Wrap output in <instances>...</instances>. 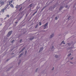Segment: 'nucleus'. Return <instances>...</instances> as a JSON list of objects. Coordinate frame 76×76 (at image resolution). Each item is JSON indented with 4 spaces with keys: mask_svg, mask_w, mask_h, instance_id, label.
Returning a JSON list of instances; mask_svg holds the SVG:
<instances>
[{
    "mask_svg": "<svg viewBox=\"0 0 76 76\" xmlns=\"http://www.w3.org/2000/svg\"><path fill=\"white\" fill-rule=\"evenodd\" d=\"M2 25V24H0V26H1V25Z\"/></svg>",
    "mask_w": 76,
    "mask_h": 76,
    "instance_id": "obj_35",
    "label": "nucleus"
},
{
    "mask_svg": "<svg viewBox=\"0 0 76 76\" xmlns=\"http://www.w3.org/2000/svg\"><path fill=\"white\" fill-rule=\"evenodd\" d=\"M37 13V11H36L35 12H34L33 14V16H34L35 15V13Z\"/></svg>",
    "mask_w": 76,
    "mask_h": 76,
    "instance_id": "obj_12",
    "label": "nucleus"
},
{
    "mask_svg": "<svg viewBox=\"0 0 76 76\" xmlns=\"http://www.w3.org/2000/svg\"><path fill=\"white\" fill-rule=\"evenodd\" d=\"M47 25H48V23H46L45 25L43 26H43L44 27H46Z\"/></svg>",
    "mask_w": 76,
    "mask_h": 76,
    "instance_id": "obj_5",
    "label": "nucleus"
},
{
    "mask_svg": "<svg viewBox=\"0 0 76 76\" xmlns=\"http://www.w3.org/2000/svg\"><path fill=\"white\" fill-rule=\"evenodd\" d=\"M50 9H51V7H50Z\"/></svg>",
    "mask_w": 76,
    "mask_h": 76,
    "instance_id": "obj_44",
    "label": "nucleus"
},
{
    "mask_svg": "<svg viewBox=\"0 0 76 76\" xmlns=\"http://www.w3.org/2000/svg\"><path fill=\"white\" fill-rule=\"evenodd\" d=\"M57 19H58V18H57V17H55V20H57Z\"/></svg>",
    "mask_w": 76,
    "mask_h": 76,
    "instance_id": "obj_23",
    "label": "nucleus"
},
{
    "mask_svg": "<svg viewBox=\"0 0 76 76\" xmlns=\"http://www.w3.org/2000/svg\"><path fill=\"white\" fill-rule=\"evenodd\" d=\"M18 23V22H15V24H17V23Z\"/></svg>",
    "mask_w": 76,
    "mask_h": 76,
    "instance_id": "obj_28",
    "label": "nucleus"
},
{
    "mask_svg": "<svg viewBox=\"0 0 76 76\" xmlns=\"http://www.w3.org/2000/svg\"><path fill=\"white\" fill-rule=\"evenodd\" d=\"M13 0H14V1H15L16 0H13L12 1H13Z\"/></svg>",
    "mask_w": 76,
    "mask_h": 76,
    "instance_id": "obj_42",
    "label": "nucleus"
},
{
    "mask_svg": "<svg viewBox=\"0 0 76 76\" xmlns=\"http://www.w3.org/2000/svg\"><path fill=\"white\" fill-rule=\"evenodd\" d=\"M9 59H7V61H9Z\"/></svg>",
    "mask_w": 76,
    "mask_h": 76,
    "instance_id": "obj_37",
    "label": "nucleus"
},
{
    "mask_svg": "<svg viewBox=\"0 0 76 76\" xmlns=\"http://www.w3.org/2000/svg\"><path fill=\"white\" fill-rule=\"evenodd\" d=\"M4 1H3L1 0L0 1V7L2 6L3 5H4Z\"/></svg>",
    "mask_w": 76,
    "mask_h": 76,
    "instance_id": "obj_2",
    "label": "nucleus"
},
{
    "mask_svg": "<svg viewBox=\"0 0 76 76\" xmlns=\"http://www.w3.org/2000/svg\"><path fill=\"white\" fill-rule=\"evenodd\" d=\"M8 9H10V7H8L7 8Z\"/></svg>",
    "mask_w": 76,
    "mask_h": 76,
    "instance_id": "obj_34",
    "label": "nucleus"
},
{
    "mask_svg": "<svg viewBox=\"0 0 76 76\" xmlns=\"http://www.w3.org/2000/svg\"><path fill=\"white\" fill-rule=\"evenodd\" d=\"M50 37V38H51L52 37H54V34H53L52 35H51Z\"/></svg>",
    "mask_w": 76,
    "mask_h": 76,
    "instance_id": "obj_7",
    "label": "nucleus"
},
{
    "mask_svg": "<svg viewBox=\"0 0 76 76\" xmlns=\"http://www.w3.org/2000/svg\"><path fill=\"white\" fill-rule=\"evenodd\" d=\"M41 25V22H39V25Z\"/></svg>",
    "mask_w": 76,
    "mask_h": 76,
    "instance_id": "obj_25",
    "label": "nucleus"
},
{
    "mask_svg": "<svg viewBox=\"0 0 76 76\" xmlns=\"http://www.w3.org/2000/svg\"><path fill=\"white\" fill-rule=\"evenodd\" d=\"M54 67H53L52 69V70H54Z\"/></svg>",
    "mask_w": 76,
    "mask_h": 76,
    "instance_id": "obj_29",
    "label": "nucleus"
},
{
    "mask_svg": "<svg viewBox=\"0 0 76 76\" xmlns=\"http://www.w3.org/2000/svg\"><path fill=\"white\" fill-rule=\"evenodd\" d=\"M35 28H37V26H36L35 27Z\"/></svg>",
    "mask_w": 76,
    "mask_h": 76,
    "instance_id": "obj_33",
    "label": "nucleus"
},
{
    "mask_svg": "<svg viewBox=\"0 0 76 76\" xmlns=\"http://www.w3.org/2000/svg\"><path fill=\"white\" fill-rule=\"evenodd\" d=\"M7 18H9V15H7V17L4 18V19H6Z\"/></svg>",
    "mask_w": 76,
    "mask_h": 76,
    "instance_id": "obj_6",
    "label": "nucleus"
},
{
    "mask_svg": "<svg viewBox=\"0 0 76 76\" xmlns=\"http://www.w3.org/2000/svg\"><path fill=\"white\" fill-rule=\"evenodd\" d=\"M26 31L24 33L25 34V33H26Z\"/></svg>",
    "mask_w": 76,
    "mask_h": 76,
    "instance_id": "obj_40",
    "label": "nucleus"
},
{
    "mask_svg": "<svg viewBox=\"0 0 76 76\" xmlns=\"http://www.w3.org/2000/svg\"><path fill=\"white\" fill-rule=\"evenodd\" d=\"M37 70H38V68H37V69H36V70H35V72H37Z\"/></svg>",
    "mask_w": 76,
    "mask_h": 76,
    "instance_id": "obj_27",
    "label": "nucleus"
},
{
    "mask_svg": "<svg viewBox=\"0 0 76 76\" xmlns=\"http://www.w3.org/2000/svg\"><path fill=\"white\" fill-rule=\"evenodd\" d=\"M34 39V37H33L31 38H30V40H32V39Z\"/></svg>",
    "mask_w": 76,
    "mask_h": 76,
    "instance_id": "obj_15",
    "label": "nucleus"
},
{
    "mask_svg": "<svg viewBox=\"0 0 76 76\" xmlns=\"http://www.w3.org/2000/svg\"><path fill=\"white\" fill-rule=\"evenodd\" d=\"M43 50V48H41L39 50V52H41V51H42V50Z\"/></svg>",
    "mask_w": 76,
    "mask_h": 76,
    "instance_id": "obj_11",
    "label": "nucleus"
},
{
    "mask_svg": "<svg viewBox=\"0 0 76 76\" xmlns=\"http://www.w3.org/2000/svg\"><path fill=\"white\" fill-rule=\"evenodd\" d=\"M19 6L18 5H17L15 7L16 8V9H18V8H19Z\"/></svg>",
    "mask_w": 76,
    "mask_h": 76,
    "instance_id": "obj_10",
    "label": "nucleus"
},
{
    "mask_svg": "<svg viewBox=\"0 0 76 76\" xmlns=\"http://www.w3.org/2000/svg\"><path fill=\"white\" fill-rule=\"evenodd\" d=\"M54 15H53V17H54Z\"/></svg>",
    "mask_w": 76,
    "mask_h": 76,
    "instance_id": "obj_41",
    "label": "nucleus"
},
{
    "mask_svg": "<svg viewBox=\"0 0 76 76\" xmlns=\"http://www.w3.org/2000/svg\"><path fill=\"white\" fill-rule=\"evenodd\" d=\"M22 40L21 39L20 40V42H22Z\"/></svg>",
    "mask_w": 76,
    "mask_h": 76,
    "instance_id": "obj_30",
    "label": "nucleus"
},
{
    "mask_svg": "<svg viewBox=\"0 0 76 76\" xmlns=\"http://www.w3.org/2000/svg\"><path fill=\"white\" fill-rule=\"evenodd\" d=\"M10 7H12V8H13V7H14L13 5L12 4H11V5H10Z\"/></svg>",
    "mask_w": 76,
    "mask_h": 76,
    "instance_id": "obj_9",
    "label": "nucleus"
},
{
    "mask_svg": "<svg viewBox=\"0 0 76 76\" xmlns=\"http://www.w3.org/2000/svg\"><path fill=\"white\" fill-rule=\"evenodd\" d=\"M70 18V17H69L68 18V19H69V18Z\"/></svg>",
    "mask_w": 76,
    "mask_h": 76,
    "instance_id": "obj_32",
    "label": "nucleus"
},
{
    "mask_svg": "<svg viewBox=\"0 0 76 76\" xmlns=\"http://www.w3.org/2000/svg\"><path fill=\"white\" fill-rule=\"evenodd\" d=\"M55 57L56 58H57V57H58V56H57V55H56L55 56Z\"/></svg>",
    "mask_w": 76,
    "mask_h": 76,
    "instance_id": "obj_24",
    "label": "nucleus"
},
{
    "mask_svg": "<svg viewBox=\"0 0 76 76\" xmlns=\"http://www.w3.org/2000/svg\"><path fill=\"white\" fill-rule=\"evenodd\" d=\"M64 7H61L60 9H59V10H61V9H63Z\"/></svg>",
    "mask_w": 76,
    "mask_h": 76,
    "instance_id": "obj_16",
    "label": "nucleus"
},
{
    "mask_svg": "<svg viewBox=\"0 0 76 76\" xmlns=\"http://www.w3.org/2000/svg\"><path fill=\"white\" fill-rule=\"evenodd\" d=\"M22 55H23V53H21V54L19 56V57H21V56H22Z\"/></svg>",
    "mask_w": 76,
    "mask_h": 76,
    "instance_id": "obj_14",
    "label": "nucleus"
},
{
    "mask_svg": "<svg viewBox=\"0 0 76 76\" xmlns=\"http://www.w3.org/2000/svg\"><path fill=\"white\" fill-rule=\"evenodd\" d=\"M14 41H15V40H13L12 41H11L12 43H13Z\"/></svg>",
    "mask_w": 76,
    "mask_h": 76,
    "instance_id": "obj_22",
    "label": "nucleus"
},
{
    "mask_svg": "<svg viewBox=\"0 0 76 76\" xmlns=\"http://www.w3.org/2000/svg\"><path fill=\"white\" fill-rule=\"evenodd\" d=\"M73 57H72V58H71V60H73Z\"/></svg>",
    "mask_w": 76,
    "mask_h": 76,
    "instance_id": "obj_31",
    "label": "nucleus"
},
{
    "mask_svg": "<svg viewBox=\"0 0 76 76\" xmlns=\"http://www.w3.org/2000/svg\"><path fill=\"white\" fill-rule=\"evenodd\" d=\"M4 2H6L7 1V0H2Z\"/></svg>",
    "mask_w": 76,
    "mask_h": 76,
    "instance_id": "obj_18",
    "label": "nucleus"
},
{
    "mask_svg": "<svg viewBox=\"0 0 76 76\" xmlns=\"http://www.w3.org/2000/svg\"><path fill=\"white\" fill-rule=\"evenodd\" d=\"M65 7L66 8H67V6H66Z\"/></svg>",
    "mask_w": 76,
    "mask_h": 76,
    "instance_id": "obj_36",
    "label": "nucleus"
},
{
    "mask_svg": "<svg viewBox=\"0 0 76 76\" xmlns=\"http://www.w3.org/2000/svg\"><path fill=\"white\" fill-rule=\"evenodd\" d=\"M12 31H9L8 32V34L7 35V37H9V36H10V35H11V34H12Z\"/></svg>",
    "mask_w": 76,
    "mask_h": 76,
    "instance_id": "obj_3",
    "label": "nucleus"
},
{
    "mask_svg": "<svg viewBox=\"0 0 76 76\" xmlns=\"http://www.w3.org/2000/svg\"><path fill=\"white\" fill-rule=\"evenodd\" d=\"M6 9H5V7L4 8H3L1 10V11H0V12L2 13V14L4 13V10H6Z\"/></svg>",
    "mask_w": 76,
    "mask_h": 76,
    "instance_id": "obj_4",
    "label": "nucleus"
},
{
    "mask_svg": "<svg viewBox=\"0 0 76 76\" xmlns=\"http://www.w3.org/2000/svg\"><path fill=\"white\" fill-rule=\"evenodd\" d=\"M17 1H18V0H17Z\"/></svg>",
    "mask_w": 76,
    "mask_h": 76,
    "instance_id": "obj_46",
    "label": "nucleus"
},
{
    "mask_svg": "<svg viewBox=\"0 0 76 76\" xmlns=\"http://www.w3.org/2000/svg\"><path fill=\"white\" fill-rule=\"evenodd\" d=\"M52 50H54V46H52L51 48Z\"/></svg>",
    "mask_w": 76,
    "mask_h": 76,
    "instance_id": "obj_20",
    "label": "nucleus"
},
{
    "mask_svg": "<svg viewBox=\"0 0 76 76\" xmlns=\"http://www.w3.org/2000/svg\"><path fill=\"white\" fill-rule=\"evenodd\" d=\"M44 29H46V27H44Z\"/></svg>",
    "mask_w": 76,
    "mask_h": 76,
    "instance_id": "obj_38",
    "label": "nucleus"
},
{
    "mask_svg": "<svg viewBox=\"0 0 76 76\" xmlns=\"http://www.w3.org/2000/svg\"><path fill=\"white\" fill-rule=\"evenodd\" d=\"M27 52V51H26V53Z\"/></svg>",
    "mask_w": 76,
    "mask_h": 76,
    "instance_id": "obj_43",
    "label": "nucleus"
},
{
    "mask_svg": "<svg viewBox=\"0 0 76 76\" xmlns=\"http://www.w3.org/2000/svg\"><path fill=\"white\" fill-rule=\"evenodd\" d=\"M1 12H0V15H1Z\"/></svg>",
    "mask_w": 76,
    "mask_h": 76,
    "instance_id": "obj_39",
    "label": "nucleus"
},
{
    "mask_svg": "<svg viewBox=\"0 0 76 76\" xmlns=\"http://www.w3.org/2000/svg\"><path fill=\"white\" fill-rule=\"evenodd\" d=\"M72 55V53H70L69 55H68V56L69 57V56H70Z\"/></svg>",
    "mask_w": 76,
    "mask_h": 76,
    "instance_id": "obj_19",
    "label": "nucleus"
},
{
    "mask_svg": "<svg viewBox=\"0 0 76 76\" xmlns=\"http://www.w3.org/2000/svg\"><path fill=\"white\" fill-rule=\"evenodd\" d=\"M45 7H44L42 9V10H44V9H45Z\"/></svg>",
    "mask_w": 76,
    "mask_h": 76,
    "instance_id": "obj_26",
    "label": "nucleus"
},
{
    "mask_svg": "<svg viewBox=\"0 0 76 76\" xmlns=\"http://www.w3.org/2000/svg\"><path fill=\"white\" fill-rule=\"evenodd\" d=\"M63 44H66L65 42H64V41H63L62 42L61 44H63Z\"/></svg>",
    "mask_w": 76,
    "mask_h": 76,
    "instance_id": "obj_17",
    "label": "nucleus"
},
{
    "mask_svg": "<svg viewBox=\"0 0 76 76\" xmlns=\"http://www.w3.org/2000/svg\"><path fill=\"white\" fill-rule=\"evenodd\" d=\"M25 50V48H23L21 50V51L20 52V53H21V52H22V51H23V50Z\"/></svg>",
    "mask_w": 76,
    "mask_h": 76,
    "instance_id": "obj_13",
    "label": "nucleus"
},
{
    "mask_svg": "<svg viewBox=\"0 0 76 76\" xmlns=\"http://www.w3.org/2000/svg\"><path fill=\"white\" fill-rule=\"evenodd\" d=\"M32 7V4H31L28 6V7Z\"/></svg>",
    "mask_w": 76,
    "mask_h": 76,
    "instance_id": "obj_8",
    "label": "nucleus"
},
{
    "mask_svg": "<svg viewBox=\"0 0 76 76\" xmlns=\"http://www.w3.org/2000/svg\"><path fill=\"white\" fill-rule=\"evenodd\" d=\"M7 3H8V1H7Z\"/></svg>",
    "mask_w": 76,
    "mask_h": 76,
    "instance_id": "obj_45",
    "label": "nucleus"
},
{
    "mask_svg": "<svg viewBox=\"0 0 76 76\" xmlns=\"http://www.w3.org/2000/svg\"><path fill=\"white\" fill-rule=\"evenodd\" d=\"M13 1V0H11L10 1H9L8 2V4H7V5L5 6V9H7L8 7H9V6H10V5L12 3Z\"/></svg>",
    "mask_w": 76,
    "mask_h": 76,
    "instance_id": "obj_1",
    "label": "nucleus"
},
{
    "mask_svg": "<svg viewBox=\"0 0 76 76\" xmlns=\"http://www.w3.org/2000/svg\"><path fill=\"white\" fill-rule=\"evenodd\" d=\"M22 7H21L20 10H19V11H20L22 10Z\"/></svg>",
    "mask_w": 76,
    "mask_h": 76,
    "instance_id": "obj_21",
    "label": "nucleus"
}]
</instances>
